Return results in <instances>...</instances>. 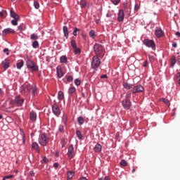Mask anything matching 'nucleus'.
I'll return each mask as SVG.
<instances>
[{
	"label": "nucleus",
	"instance_id": "a18cd8bd",
	"mask_svg": "<svg viewBox=\"0 0 180 180\" xmlns=\"http://www.w3.org/2000/svg\"><path fill=\"white\" fill-rule=\"evenodd\" d=\"M21 136L22 137V144L26 143V136H25V132L21 133Z\"/></svg>",
	"mask_w": 180,
	"mask_h": 180
},
{
	"label": "nucleus",
	"instance_id": "dca6fc26",
	"mask_svg": "<svg viewBox=\"0 0 180 180\" xmlns=\"http://www.w3.org/2000/svg\"><path fill=\"white\" fill-rule=\"evenodd\" d=\"M155 34L158 38L162 37V36H164V32H162V30H161V28H158L155 30Z\"/></svg>",
	"mask_w": 180,
	"mask_h": 180
},
{
	"label": "nucleus",
	"instance_id": "4be33fe9",
	"mask_svg": "<svg viewBox=\"0 0 180 180\" xmlns=\"http://www.w3.org/2000/svg\"><path fill=\"white\" fill-rule=\"evenodd\" d=\"M63 30L64 37H65V39H68V36L70 34L68 32V27H67V26H63Z\"/></svg>",
	"mask_w": 180,
	"mask_h": 180
},
{
	"label": "nucleus",
	"instance_id": "6ab92c4d",
	"mask_svg": "<svg viewBox=\"0 0 180 180\" xmlns=\"http://www.w3.org/2000/svg\"><path fill=\"white\" fill-rule=\"evenodd\" d=\"M10 15H11V17L13 18V19H20L19 15L18 14H16V13H15L13 11V9H12V8L10 11Z\"/></svg>",
	"mask_w": 180,
	"mask_h": 180
},
{
	"label": "nucleus",
	"instance_id": "f8f14e48",
	"mask_svg": "<svg viewBox=\"0 0 180 180\" xmlns=\"http://www.w3.org/2000/svg\"><path fill=\"white\" fill-rule=\"evenodd\" d=\"M144 91V87L141 85H139L134 87V89L132 91V94H139V92H143Z\"/></svg>",
	"mask_w": 180,
	"mask_h": 180
},
{
	"label": "nucleus",
	"instance_id": "9b49d317",
	"mask_svg": "<svg viewBox=\"0 0 180 180\" xmlns=\"http://www.w3.org/2000/svg\"><path fill=\"white\" fill-rule=\"evenodd\" d=\"M56 72H57V75L58 78H63V77H64V75L65 74L63 71V68H61V66L58 65L56 68Z\"/></svg>",
	"mask_w": 180,
	"mask_h": 180
},
{
	"label": "nucleus",
	"instance_id": "8fccbe9b",
	"mask_svg": "<svg viewBox=\"0 0 180 180\" xmlns=\"http://www.w3.org/2000/svg\"><path fill=\"white\" fill-rule=\"evenodd\" d=\"M11 178H13V175L6 176L3 178V180L11 179Z\"/></svg>",
	"mask_w": 180,
	"mask_h": 180
},
{
	"label": "nucleus",
	"instance_id": "f3484780",
	"mask_svg": "<svg viewBox=\"0 0 180 180\" xmlns=\"http://www.w3.org/2000/svg\"><path fill=\"white\" fill-rule=\"evenodd\" d=\"M9 33H15V30L12 28H6L3 30V36H6V34H9Z\"/></svg>",
	"mask_w": 180,
	"mask_h": 180
},
{
	"label": "nucleus",
	"instance_id": "4468645a",
	"mask_svg": "<svg viewBox=\"0 0 180 180\" xmlns=\"http://www.w3.org/2000/svg\"><path fill=\"white\" fill-rule=\"evenodd\" d=\"M37 120V114L34 111H31L30 113V120L32 122H36Z\"/></svg>",
	"mask_w": 180,
	"mask_h": 180
},
{
	"label": "nucleus",
	"instance_id": "79ce46f5",
	"mask_svg": "<svg viewBox=\"0 0 180 180\" xmlns=\"http://www.w3.org/2000/svg\"><path fill=\"white\" fill-rule=\"evenodd\" d=\"M162 102H164V103H165V105H167V106H169V105H171V103H169V101L168 99L163 98Z\"/></svg>",
	"mask_w": 180,
	"mask_h": 180
},
{
	"label": "nucleus",
	"instance_id": "338daca9",
	"mask_svg": "<svg viewBox=\"0 0 180 180\" xmlns=\"http://www.w3.org/2000/svg\"><path fill=\"white\" fill-rule=\"evenodd\" d=\"M176 46H177V45H176V43H174V44H172V46L174 47V49L176 48Z\"/></svg>",
	"mask_w": 180,
	"mask_h": 180
},
{
	"label": "nucleus",
	"instance_id": "b1692460",
	"mask_svg": "<svg viewBox=\"0 0 180 180\" xmlns=\"http://www.w3.org/2000/svg\"><path fill=\"white\" fill-rule=\"evenodd\" d=\"M62 120L65 126H67V122H68V116H67L66 114H64Z\"/></svg>",
	"mask_w": 180,
	"mask_h": 180
},
{
	"label": "nucleus",
	"instance_id": "49530a36",
	"mask_svg": "<svg viewBox=\"0 0 180 180\" xmlns=\"http://www.w3.org/2000/svg\"><path fill=\"white\" fill-rule=\"evenodd\" d=\"M111 2L113 4V5H119L120 0H112Z\"/></svg>",
	"mask_w": 180,
	"mask_h": 180
},
{
	"label": "nucleus",
	"instance_id": "72a5a7b5",
	"mask_svg": "<svg viewBox=\"0 0 180 180\" xmlns=\"http://www.w3.org/2000/svg\"><path fill=\"white\" fill-rule=\"evenodd\" d=\"M39 39V36H37V34H32L30 36V39L31 40H37Z\"/></svg>",
	"mask_w": 180,
	"mask_h": 180
},
{
	"label": "nucleus",
	"instance_id": "4d7b16f0",
	"mask_svg": "<svg viewBox=\"0 0 180 180\" xmlns=\"http://www.w3.org/2000/svg\"><path fill=\"white\" fill-rule=\"evenodd\" d=\"M139 8H140V6H139V4H135L134 11H139Z\"/></svg>",
	"mask_w": 180,
	"mask_h": 180
},
{
	"label": "nucleus",
	"instance_id": "bb28decb",
	"mask_svg": "<svg viewBox=\"0 0 180 180\" xmlns=\"http://www.w3.org/2000/svg\"><path fill=\"white\" fill-rule=\"evenodd\" d=\"M73 52L76 56H79L81 54V49L78 47L76 49H73Z\"/></svg>",
	"mask_w": 180,
	"mask_h": 180
},
{
	"label": "nucleus",
	"instance_id": "13d9d810",
	"mask_svg": "<svg viewBox=\"0 0 180 180\" xmlns=\"http://www.w3.org/2000/svg\"><path fill=\"white\" fill-rule=\"evenodd\" d=\"M18 30H20V32H22V30H23V26L20 25V26L18 27Z\"/></svg>",
	"mask_w": 180,
	"mask_h": 180
},
{
	"label": "nucleus",
	"instance_id": "6e6552de",
	"mask_svg": "<svg viewBox=\"0 0 180 180\" xmlns=\"http://www.w3.org/2000/svg\"><path fill=\"white\" fill-rule=\"evenodd\" d=\"M122 105L124 108V109H125L126 110H129V109H130V108H131V101H130V100H123L122 101Z\"/></svg>",
	"mask_w": 180,
	"mask_h": 180
},
{
	"label": "nucleus",
	"instance_id": "aec40b11",
	"mask_svg": "<svg viewBox=\"0 0 180 180\" xmlns=\"http://www.w3.org/2000/svg\"><path fill=\"white\" fill-rule=\"evenodd\" d=\"M32 148L34 150H36V151H37V153H40V147L39 146V143L37 142H34L32 144Z\"/></svg>",
	"mask_w": 180,
	"mask_h": 180
},
{
	"label": "nucleus",
	"instance_id": "3c124183",
	"mask_svg": "<svg viewBox=\"0 0 180 180\" xmlns=\"http://www.w3.org/2000/svg\"><path fill=\"white\" fill-rule=\"evenodd\" d=\"M58 130L60 133H63L64 131V126L63 125H60L58 127Z\"/></svg>",
	"mask_w": 180,
	"mask_h": 180
},
{
	"label": "nucleus",
	"instance_id": "f03ea898",
	"mask_svg": "<svg viewBox=\"0 0 180 180\" xmlns=\"http://www.w3.org/2000/svg\"><path fill=\"white\" fill-rule=\"evenodd\" d=\"M38 141L40 146H47L50 141V138H49L46 134H39Z\"/></svg>",
	"mask_w": 180,
	"mask_h": 180
},
{
	"label": "nucleus",
	"instance_id": "7ed1b4c3",
	"mask_svg": "<svg viewBox=\"0 0 180 180\" xmlns=\"http://www.w3.org/2000/svg\"><path fill=\"white\" fill-rule=\"evenodd\" d=\"M26 65L28 70H31V71H39V66L32 60H27Z\"/></svg>",
	"mask_w": 180,
	"mask_h": 180
},
{
	"label": "nucleus",
	"instance_id": "20e7f679",
	"mask_svg": "<svg viewBox=\"0 0 180 180\" xmlns=\"http://www.w3.org/2000/svg\"><path fill=\"white\" fill-rule=\"evenodd\" d=\"M101 57L94 56L92 58L91 67L93 70H98L101 66Z\"/></svg>",
	"mask_w": 180,
	"mask_h": 180
},
{
	"label": "nucleus",
	"instance_id": "e2e57ef3",
	"mask_svg": "<svg viewBox=\"0 0 180 180\" xmlns=\"http://www.w3.org/2000/svg\"><path fill=\"white\" fill-rule=\"evenodd\" d=\"M0 16H1V18H4V12H1V11H0Z\"/></svg>",
	"mask_w": 180,
	"mask_h": 180
},
{
	"label": "nucleus",
	"instance_id": "1a4fd4ad",
	"mask_svg": "<svg viewBox=\"0 0 180 180\" xmlns=\"http://www.w3.org/2000/svg\"><path fill=\"white\" fill-rule=\"evenodd\" d=\"M52 110H53V113L56 115L57 117L61 115V110H60V107H58V105L56 103H55L52 106Z\"/></svg>",
	"mask_w": 180,
	"mask_h": 180
},
{
	"label": "nucleus",
	"instance_id": "9d476101",
	"mask_svg": "<svg viewBox=\"0 0 180 180\" xmlns=\"http://www.w3.org/2000/svg\"><path fill=\"white\" fill-rule=\"evenodd\" d=\"M143 43L147 47H151V49H155V44L154 43V41L150 40V39H145L143 41Z\"/></svg>",
	"mask_w": 180,
	"mask_h": 180
},
{
	"label": "nucleus",
	"instance_id": "e433bc0d",
	"mask_svg": "<svg viewBox=\"0 0 180 180\" xmlns=\"http://www.w3.org/2000/svg\"><path fill=\"white\" fill-rule=\"evenodd\" d=\"M32 47L33 49H39V41H34L32 42Z\"/></svg>",
	"mask_w": 180,
	"mask_h": 180
},
{
	"label": "nucleus",
	"instance_id": "393cba45",
	"mask_svg": "<svg viewBox=\"0 0 180 180\" xmlns=\"http://www.w3.org/2000/svg\"><path fill=\"white\" fill-rule=\"evenodd\" d=\"M123 86H124V88H125V89H131V87L133 86V85L129 84L127 82H124Z\"/></svg>",
	"mask_w": 180,
	"mask_h": 180
},
{
	"label": "nucleus",
	"instance_id": "ea45409f",
	"mask_svg": "<svg viewBox=\"0 0 180 180\" xmlns=\"http://www.w3.org/2000/svg\"><path fill=\"white\" fill-rule=\"evenodd\" d=\"M121 167H126L127 165V162L124 160H122L120 162Z\"/></svg>",
	"mask_w": 180,
	"mask_h": 180
},
{
	"label": "nucleus",
	"instance_id": "603ef678",
	"mask_svg": "<svg viewBox=\"0 0 180 180\" xmlns=\"http://www.w3.org/2000/svg\"><path fill=\"white\" fill-rule=\"evenodd\" d=\"M77 32H79V29H78L77 27H75L73 31V36H77Z\"/></svg>",
	"mask_w": 180,
	"mask_h": 180
},
{
	"label": "nucleus",
	"instance_id": "6e6d98bb",
	"mask_svg": "<svg viewBox=\"0 0 180 180\" xmlns=\"http://www.w3.org/2000/svg\"><path fill=\"white\" fill-rule=\"evenodd\" d=\"M148 60H145L144 62H143V67H144V68H146V67H148Z\"/></svg>",
	"mask_w": 180,
	"mask_h": 180
},
{
	"label": "nucleus",
	"instance_id": "0e129e2a",
	"mask_svg": "<svg viewBox=\"0 0 180 180\" xmlns=\"http://www.w3.org/2000/svg\"><path fill=\"white\" fill-rule=\"evenodd\" d=\"M103 180H110V177L105 176Z\"/></svg>",
	"mask_w": 180,
	"mask_h": 180
},
{
	"label": "nucleus",
	"instance_id": "39448f33",
	"mask_svg": "<svg viewBox=\"0 0 180 180\" xmlns=\"http://www.w3.org/2000/svg\"><path fill=\"white\" fill-rule=\"evenodd\" d=\"M75 154H77V152L74 149V145L69 146L67 153L68 160H72L75 157Z\"/></svg>",
	"mask_w": 180,
	"mask_h": 180
},
{
	"label": "nucleus",
	"instance_id": "864d4df0",
	"mask_svg": "<svg viewBox=\"0 0 180 180\" xmlns=\"http://www.w3.org/2000/svg\"><path fill=\"white\" fill-rule=\"evenodd\" d=\"M42 162H44V164H47V162H49V159L46 157H44L42 158Z\"/></svg>",
	"mask_w": 180,
	"mask_h": 180
},
{
	"label": "nucleus",
	"instance_id": "4c0bfd02",
	"mask_svg": "<svg viewBox=\"0 0 180 180\" xmlns=\"http://www.w3.org/2000/svg\"><path fill=\"white\" fill-rule=\"evenodd\" d=\"M19 20V19H14L11 20V25H13V26H18V21Z\"/></svg>",
	"mask_w": 180,
	"mask_h": 180
},
{
	"label": "nucleus",
	"instance_id": "09e8293b",
	"mask_svg": "<svg viewBox=\"0 0 180 180\" xmlns=\"http://www.w3.org/2000/svg\"><path fill=\"white\" fill-rule=\"evenodd\" d=\"M75 84L77 85V86H79V85H81V81L78 79H76L75 80Z\"/></svg>",
	"mask_w": 180,
	"mask_h": 180
},
{
	"label": "nucleus",
	"instance_id": "c85d7f7f",
	"mask_svg": "<svg viewBox=\"0 0 180 180\" xmlns=\"http://www.w3.org/2000/svg\"><path fill=\"white\" fill-rule=\"evenodd\" d=\"M60 63H63V64H65V63H67V56H62L60 58Z\"/></svg>",
	"mask_w": 180,
	"mask_h": 180
},
{
	"label": "nucleus",
	"instance_id": "774afa93",
	"mask_svg": "<svg viewBox=\"0 0 180 180\" xmlns=\"http://www.w3.org/2000/svg\"><path fill=\"white\" fill-rule=\"evenodd\" d=\"M4 117L2 116V115L0 114V120L2 119Z\"/></svg>",
	"mask_w": 180,
	"mask_h": 180
},
{
	"label": "nucleus",
	"instance_id": "c756f323",
	"mask_svg": "<svg viewBox=\"0 0 180 180\" xmlns=\"http://www.w3.org/2000/svg\"><path fill=\"white\" fill-rule=\"evenodd\" d=\"M75 175V173L74 172H68V179H72V177Z\"/></svg>",
	"mask_w": 180,
	"mask_h": 180
},
{
	"label": "nucleus",
	"instance_id": "37998d69",
	"mask_svg": "<svg viewBox=\"0 0 180 180\" xmlns=\"http://www.w3.org/2000/svg\"><path fill=\"white\" fill-rule=\"evenodd\" d=\"M66 79L68 82H72L74 77H72V76H67Z\"/></svg>",
	"mask_w": 180,
	"mask_h": 180
},
{
	"label": "nucleus",
	"instance_id": "423d86ee",
	"mask_svg": "<svg viewBox=\"0 0 180 180\" xmlns=\"http://www.w3.org/2000/svg\"><path fill=\"white\" fill-rule=\"evenodd\" d=\"M23 103H25V98H22L20 95H18L14 98V105H16L18 107L23 106Z\"/></svg>",
	"mask_w": 180,
	"mask_h": 180
},
{
	"label": "nucleus",
	"instance_id": "c03bdc74",
	"mask_svg": "<svg viewBox=\"0 0 180 180\" xmlns=\"http://www.w3.org/2000/svg\"><path fill=\"white\" fill-rule=\"evenodd\" d=\"M34 6L35 9H39L40 8V4H39V2H37V1H34Z\"/></svg>",
	"mask_w": 180,
	"mask_h": 180
},
{
	"label": "nucleus",
	"instance_id": "f704fd0d",
	"mask_svg": "<svg viewBox=\"0 0 180 180\" xmlns=\"http://www.w3.org/2000/svg\"><path fill=\"white\" fill-rule=\"evenodd\" d=\"M80 6H81V8H86V1L81 0Z\"/></svg>",
	"mask_w": 180,
	"mask_h": 180
},
{
	"label": "nucleus",
	"instance_id": "a878e982",
	"mask_svg": "<svg viewBox=\"0 0 180 180\" xmlns=\"http://www.w3.org/2000/svg\"><path fill=\"white\" fill-rule=\"evenodd\" d=\"M77 122H78L79 124L82 125V124H84V123H85V120L82 117H79L77 118Z\"/></svg>",
	"mask_w": 180,
	"mask_h": 180
},
{
	"label": "nucleus",
	"instance_id": "de8ad7c7",
	"mask_svg": "<svg viewBox=\"0 0 180 180\" xmlns=\"http://www.w3.org/2000/svg\"><path fill=\"white\" fill-rule=\"evenodd\" d=\"M54 156L56 158H58V157H60V150H56L54 153Z\"/></svg>",
	"mask_w": 180,
	"mask_h": 180
},
{
	"label": "nucleus",
	"instance_id": "f257e3e1",
	"mask_svg": "<svg viewBox=\"0 0 180 180\" xmlns=\"http://www.w3.org/2000/svg\"><path fill=\"white\" fill-rule=\"evenodd\" d=\"M94 50L96 56L102 58L105 56V48L101 44H96L94 46Z\"/></svg>",
	"mask_w": 180,
	"mask_h": 180
},
{
	"label": "nucleus",
	"instance_id": "7c9ffc66",
	"mask_svg": "<svg viewBox=\"0 0 180 180\" xmlns=\"http://www.w3.org/2000/svg\"><path fill=\"white\" fill-rule=\"evenodd\" d=\"M170 61H171V66L174 67L176 63V59L175 58V56H172L171 58Z\"/></svg>",
	"mask_w": 180,
	"mask_h": 180
},
{
	"label": "nucleus",
	"instance_id": "473e14b6",
	"mask_svg": "<svg viewBox=\"0 0 180 180\" xmlns=\"http://www.w3.org/2000/svg\"><path fill=\"white\" fill-rule=\"evenodd\" d=\"M25 63L23 62V60H21L20 62L17 63V68L18 70H20V68H22V67H23Z\"/></svg>",
	"mask_w": 180,
	"mask_h": 180
},
{
	"label": "nucleus",
	"instance_id": "c9c22d12",
	"mask_svg": "<svg viewBox=\"0 0 180 180\" xmlns=\"http://www.w3.org/2000/svg\"><path fill=\"white\" fill-rule=\"evenodd\" d=\"M76 136L79 139V140H82V134L80 131H76Z\"/></svg>",
	"mask_w": 180,
	"mask_h": 180
},
{
	"label": "nucleus",
	"instance_id": "bf43d9fd",
	"mask_svg": "<svg viewBox=\"0 0 180 180\" xmlns=\"http://www.w3.org/2000/svg\"><path fill=\"white\" fill-rule=\"evenodd\" d=\"M58 162H55L54 164H53V167H54V168H58Z\"/></svg>",
	"mask_w": 180,
	"mask_h": 180
},
{
	"label": "nucleus",
	"instance_id": "680f3d73",
	"mask_svg": "<svg viewBox=\"0 0 180 180\" xmlns=\"http://www.w3.org/2000/svg\"><path fill=\"white\" fill-rule=\"evenodd\" d=\"M101 78H108V75H103L101 76Z\"/></svg>",
	"mask_w": 180,
	"mask_h": 180
},
{
	"label": "nucleus",
	"instance_id": "2eb2a0df",
	"mask_svg": "<svg viewBox=\"0 0 180 180\" xmlns=\"http://www.w3.org/2000/svg\"><path fill=\"white\" fill-rule=\"evenodd\" d=\"M117 20L118 22H123L124 20V12L123 10L119 11Z\"/></svg>",
	"mask_w": 180,
	"mask_h": 180
},
{
	"label": "nucleus",
	"instance_id": "58836bf2",
	"mask_svg": "<svg viewBox=\"0 0 180 180\" xmlns=\"http://www.w3.org/2000/svg\"><path fill=\"white\" fill-rule=\"evenodd\" d=\"M75 91H77L75 87H70L68 90V94H74V92H75Z\"/></svg>",
	"mask_w": 180,
	"mask_h": 180
},
{
	"label": "nucleus",
	"instance_id": "69168bd1",
	"mask_svg": "<svg viewBox=\"0 0 180 180\" xmlns=\"http://www.w3.org/2000/svg\"><path fill=\"white\" fill-rule=\"evenodd\" d=\"M176 36H178V37H180V32H176Z\"/></svg>",
	"mask_w": 180,
	"mask_h": 180
},
{
	"label": "nucleus",
	"instance_id": "0eeeda50",
	"mask_svg": "<svg viewBox=\"0 0 180 180\" xmlns=\"http://www.w3.org/2000/svg\"><path fill=\"white\" fill-rule=\"evenodd\" d=\"M31 89L32 85L28 83L23 84L20 88V91L22 94H27L28 92H30Z\"/></svg>",
	"mask_w": 180,
	"mask_h": 180
},
{
	"label": "nucleus",
	"instance_id": "2f4dec72",
	"mask_svg": "<svg viewBox=\"0 0 180 180\" xmlns=\"http://www.w3.org/2000/svg\"><path fill=\"white\" fill-rule=\"evenodd\" d=\"M70 44H71V47H72L73 49H76L78 47L77 45V42L74 39L71 40Z\"/></svg>",
	"mask_w": 180,
	"mask_h": 180
},
{
	"label": "nucleus",
	"instance_id": "5fc2aeb1",
	"mask_svg": "<svg viewBox=\"0 0 180 180\" xmlns=\"http://www.w3.org/2000/svg\"><path fill=\"white\" fill-rule=\"evenodd\" d=\"M4 53H6V56H9V49L8 48L4 49Z\"/></svg>",
	"mask_w": 180,
	"mask_h": 180
},
{
	"label": "nucleus",
	"instance_id": "ddd939ff",
	"mask_svg": "<svg viewBox=\"0 0 180 180\" xmlns=\"http://www.w3.org/2000/svg\"><path fill=\"white\" fill-rule=\"evenodd\" d=\"M9 64H11V60L9 59H5L2 61V65L4 71H6V70L9 68Z\"/></svg>",
	"mask_w": 180,
	"mask_h": 180
},
{
	"label": "nucleus",
	"instance_id": "a19ab883",
	"mask_svg": "<svg viewBox=\"0 0 180 180\" xmlns=\"http://www.w3.org/2000/svg\"><path fill=\"white\" fill-rule=\"evenodd\" d=\"M130 98H131V94L128 93V94H126L125 99H124V100L130 101Z\"/></svg>",
	"mask_w": 180,
	"mask_h": 180
},
{
	"label": "nucleus",
	"instance_id": "052dcab7",
	"mask_svg": "<svg viewBox=\"0 0 180 180\" xmlns=\"http://www.w3.org/2000/svg\"><path fill=\"white\" fill-rule=\"evenodd\" d=\"M106 17H107V18H110V17H112V13H107V14H106Z\"/></svg>",
	"mask_w": 180,
	"mask_h": 180
},
{
	"label": "nucleus",
	"instance_id": "412c9836",
	"mask_svg": "<svg viewBox=\"0 0 180 180\" xmlns=\"http://www.w3.org/2000/svg\"><path fill=\"white\" fill-rule=\"evenodd\" d=\"M95 153H101V151H102V145L97 143L94 148Z\"/></svg>",
	"mask_w": 180,
	"mask_h": 180
},
{
	"label": "nucleus",
	"instance_id": "cd10ccee",
	"mask_svg": "<svg viewBox=\"0 0 180 180\" xmlns=\"http://www.w3.org/2000/svg\"><path fill=\"white\" fill-rule=\"evenodd\" d=\"M89 34V37H91V39H95V37H96V34H95V30H91Z\"/></svg>",
	"mask_w": 180,
	"mask_h": 180
},
{
	"label": "nucleus",
	"instance_id": "a211bd4d",
	"mask_svg": "<svg viewBox=\"0 0 180 180\" xmlns=\"http://www.w3.org/2000/svg\"><path fill=\"white\" fill-rule=\"evenodd\" d=\"M31 91L32 96H37V86L36 85H32Z\"/></svg>",
	"mask_w": 180,
	"mask_h": 180
},
{
	"label": "nucleus",
	"instance_id": "5701e85b",
	"mask_svg": "<svg viewBox=\"0 0 180 180\" xmlns=\"http://www.w3.org/2000/svg\"><path fill=\"white\" fill-rule=\"evenodd\" d=\"M63 98H64V92H63L62 91H58V101H63Z\"/></svg>",
	"mask_w": 180,
	"mask_h": 180
}]
</instances>
